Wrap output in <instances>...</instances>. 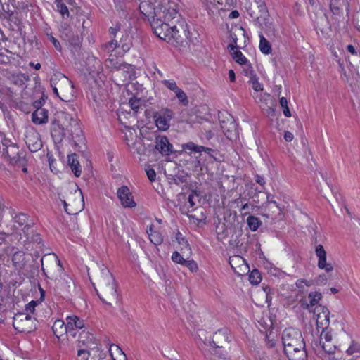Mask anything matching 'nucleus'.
Segmentation results:
<instances>
[{
  "mask_svg": "<svg viewBox=\"0 0 360 360\" xmlns=\"http://www.w3.org/2000/svg\"><path fill=\"white\" fill-rule=\"evenodd\" d=\"M184 266L188 267L192 272H195L198 269L197 263L193 259H186Z\"/></svg>",
  "mask_w": 360,
  "mask_h": 360,
  "instance_id": "57",
  "label": "nucleus"
},
{
  "mask_svg": "<svg viewBox=\"0 0 360 360\" xmlns=\"http://www.w3.org/2000/svg\"><path fill=\"white\" fill-rule=\"evenodd\" d=\"M162 84L169 90H172L177 84L174 79H164Z\"/></svg>",
  "mask_w": 360,
  "mask_h": 360,
  "instance_id": "59",
  "label": "nucleus"
},
{
  "mask_svg": "<svg viewBox=\"0 0 360 360\" xmlns=\"http://www.w3.org/2000/svg\"><path fill=\"white\" fill-rule=\"evenodd\" d=\"M117 197L120 199L121 204L125 207H134L136 206V202L133 199L131 193L127 186H122L117 190Z\"/></svg>",
  "mask_w": 360,
  "mask_h": 360,
  "instance_id": "18",
  "label": "nucleus"
},
{
  "mask_svg": "<svg viewBox=\"0 0 360 360\" xmlns=\"http://www.w3.org/2000/svg\"><path fill=\"white\" fill-rule=\"evenodd\" d=\"M147 233L148 234L151 243H153L154 245H158L162 243L163 239L160 233L157 231L149 233L148 231H147Z\"/></svg>",
  "mask_w": 360,
  "mask_h": 360,
  "instance_id": "41",
  "label": "nucleus"
},
{
  "mask_svg": "<svg viewBox=\"0 0 360 360\" xmlns=\"http://www.w3.org/2000/svg\"><path fill=\"white\" fill-rule=\"evenodd\" d=\"M248 82L251 84L252 89L255 91H263V85L259 82L258 77H257L255 75H251V77Z\"/></svg>",
  "mask_w": 360,
  "mask_h": 360,
  "instance_id": "40",
  "label": "nucleus"
},
{
  "mask_svg": "<svg viewBox=\"0 0 360 360\" xmlns=\"http://www.w3.org/2000/svg\"><path fill=\"white\" fill-rule=\"evenodd\" d=\"M51 134L55 143H60L68 136L75 144L84 141L78 118L70 113L58 111L51 124Z\"/></svg>",
  "mask_w": 360,
  "mask_h": 360,
  "instance_id": "1",
  "label": "nucleus"
},
{
  "mask_svg": "<svg viewBox=\"0 0 360 360\" xmlns=\"http://www.w3.org/2000/svg\"><path fill=\"white\" fill-rule=\"evenodd\" d=\"M311 283L305 279H300L296 282V285L299 288H303L304 285L309 286Z\"/></svg>",
  "mask_w": 360,
  "mask_h": 360,
  "instance_id": "62",
  "label": "nucleus"
},
{
  "mask_svg": "<svg viewBox=\"0 0 360 360\" xmlns=\"http://www.w3.org/2000/svg\"><path fill=\"white\" fill-rule=\"evenodd\" d=\"M22 232L26 236L27 243L25 244V246L27 250L30 249V247L27 245L31 243L35 245L37 248H41L42 239L39 234L33 233L32 227L30 225H25L22 229Z\"/></svg>",
  "mask_w": 360,
  "mask_h": 360,
  "instance_id": "17",
  "label": "nucleus"
},
{
  "mask_svg": "<svg viewBox=\"0 0 360 360\" xmlns=\"http://www.w3.org/2000/svg\"><path fill=\"white\" fill-rule=\"evenodd\" d=\"M37 302L36 301H31L26 305V311H30L31 313L34 312L35 307L37 306Z\"/></svg>",
  "mask_w": 360,
  "mask_h": 360,
  "instance_id": "64",
  "label": "nucleus"
},
{
  "mask_svg": "<svg viewBox=\"0 0 360 360\" xmlns=\"http://www.w3.org/2000/svg\"><path fill=\"white\" fill-rule=\"evenodd\" d=\"M32 120L34 124H41L48 121V111L46 109H37L32 115Z\"/></svg>",
  "mask_w": 360,
  "mask_h": 360,
  "instance_id": "27",
  "label": "nucleus"
},
{
  "mask_svg": "<svg viewBox=\"0 0 360 360\" xmlns=\"http://www.w3.org/2000/svg\"><path fill=\"white\" fill-rule=\"evenodd\" d=\"M56 288L60 295L66 297L72 295L76 290L74 281L67 274H64L57 279Z\"/></svg>",
  "mask_w": 360,
  "mask_h": 360,
  "instance_id": "9",
  "label": "nucleus"
},
{
  "mask_svg": "<svg viewBox=\"0 0 360 360\" xmlns=\"http://www.w3.org/2000/svg\"><path fill=\"white\" fill-rule=\"evenodd\" d=\"M118 44H120V48L122 50L123 53L127 52L131 46V43L128 35H122Z\"/></svg>",
  "mask_w": 360,
  "mask_h": 360,
  "instance_id": "35",
  "label": "nucleus"
},
{
  "mask_svg": "<svg viewBox=\"0 0 360 360\" xmlns=\"http://www.w3.org/2000/svg\"><path fill=\"white\" fill-rule=\"evenodd\" d=\"M330 8L331 12L334 15H339L341 13V8L339 6L338 2L336 1H331L330 4Z\"/></svg>",
  "mask_w": 360,
  "mask_h": 360,
  "instance_id": "56",
  "label": "nucleus"
},
{
  "mask_svg": "<svg viewBox=\"0 0 360 360\" xmlns=\"http://www.w3.org/2000/svg\"><path fill=\"white\" fill-rule=\"evenodd\" d=\"M47 37L50 40V41L53 44V45L54 46L55 49L57 51H60L62 48H61V46L60 44V42L51 34H47Z\"/></svg>",
  "mask_w": 360,
  "mask_h": 360,
  "instance_id": "58",
  "label": "nucleus"
},
{
  "mask_svg": "<svg viewBox=\"0 0 360 360\" xmlns=\"http://www.w3.org/2000/svg\"><path fill=\"white\" fill-rule=\"evenodd\" d=\"M308 298L309 300V303H307L306 300H301V306L304 309H307L311 311V308L316 305L321 300V299L322 298V295L321 293L317 291L311 292L308 295Z\"/></svg>",
  "mask_w": 360,
  "mask_h": 360,
  "instance_id": "24",
  "label": "nucleus"
},
{
  "mask_svg": "<svg viewBox=\"0 0 360 360\" xmlns=\"http://www.w3.org/2000/svg\"><path fill=\"white\" fill-rule=\"evenodd\" d=\"M68 201L69 203L65 200H62L65 212L69 214H77L80 210L79 207L76 209H72V207L69 209L68 207H75L77 204L79 205L84 202L82 191L79 188L75 189L74 192L71 193V197L68 198Z\"/></svg>",
  "mask_w": 360,
  "mask_h": 360,
  "instance_id": "12",
  "label": "nucleus"
},
{
  "mask_svg": "<svg viewBox=\"0 0 360 360\" xmlns=\"http://www.w3.org/2000/svg\"><path fill=\"white\" fill-rule=\"evenodd\" d=\"M229 262L231 268L234 270V271L238 274H240V273L236 271V267L234 266V265L239 264L240 267H241V265H242V267H243L245 269L247 268V266L245 264V259L240 256L231 257L229 258Z\"/></svg>",
  "mask_w": 360,
  "mask_h": 360,
  "instance_id": "33",
  "label": "nucleus"
},
{
  "mask_svg": "<svg viewBox=\"0 0 360 360\" xmlns=\"http://www.w3.org/2000/svg\"><path fill=\"white\" fill-rule=\"evenodd\" d=\"M282 343L284 350L292 347L301 348L302 345H305L301 332L292 328H287L283 332Z\"/></svg>",
  "mask_w": 360,
  "mask_h": 360,
  "instance_id": "8",
  "label": "nucleus"
},
{
  "mask_svg": "<svg viewBox=\"0 0 360 360\" xmlns=\"http://www.w3.org/2000/svg\"><path fill=\"white\" fill-rule=\"evenodd\" d=\"M25 141L31 152H37L42 147L40 135L34 130H30L26 132Z\"/></svg>",
  "mask_w": 360,
  "mask_h": 360,
  "instance_id": "16",
  "label": "nucleus"
},
{
  "mask_svg": "<svg viewBox=\"0 0 360 360\" xmlns=\"http://www.w3.org/2000/svg\"><path fill=\"white\" fill-rule=\"evenodd\" d=\"M2 153L12 165H23L25 163V154L20 150L17 143L8 138L2 139Z\"/></svg>",
  "mask_w": 360,
  "mask_h": 360,
  "instance_id": "4",
  "label": "nucleus"
},
{
  "mask_svg": "<svg viewBox=\"0 0 360 360\" xmlns=\"http://www.w3.org/2000/svg\"><path fill=\"white\" fill-rule=\"evenodd\" d=\"M91 353L89 349L78 348L77 360H89Z\"/></svg>",
  "mask_w": 360,
  "mask_h": 360,
  "instance_id": "44",
  "label": "nucleus"
},
{
  "mask_svg": "<svg viewBox=\"0 0 360 360\" xmlns=\"http://www.w3.org/2000/svg\"><path fill=\"white\" fill-rule=\"evenodd\" d=\"M42 271L46 276L51 279L62 274L63 268L58 256L54 254H47L41 259Z\"/></svg>",
  "mask_w": 360,
  "mask_h": 360,
  "instance_id": "5",
  "label": "nucleus"
},
{
  "mask_svg": "<svg viewBox=\"0 0 360 360\" xmlns=\"http://www.w3.org/2000/svg\"><path fill=\"white\" fill-rule=\"evenodd\" d=\"M55 79H58V86H59V98L65 102H70L75 96V87L72 82L63 74L55 75Z\"/></svg>",
  "mask_w": 360,
  "mask_h": 360,
  "instance_id": "7",
  "label": "nucleus"
},
{
  "mask_svg": "<svg viewBox=\"0 0 360 360\" xmlns=\"http://www.w3.org/2000/svg\"><path fill=\"white\" fill-rule=\"evenodd\" d=\"M266 209H268L269 211L272 210V212H277L278 214H280L282 212L281 208L275 201L268 202Z\"/></svg>",
  "mask_w": 360,
  "mask_h": 360,
  "instance_id": "52",
  "label": "nucleus"
},
{
  "mask_svg": "<svg viewBox=\"0 0 360 360\" xmlns=\"http://www.w3.org/2000/svg\"><path fill=\"white\" fill-rule=\"evenodd\" d=\"M176 238L179 244L185 245L187 250L188 251V255H191V248L188 243V241L182 236L181 233L178 232L176 234Z\"/></svg>",
  "mask_w": 360,
  "mask_h": 360,
  "instance_id": "51",
  "label": "nucleus"
},
{
  "mask_svg": "<svg viewBox=\"0 0 360 360\" xmlns=\"http://www.w3.org/2000/svg\"><path fill=\"white\" fill-rule=\"evenodd\" d=\"M315 253L318 257V267L321 269H325L326 272L333 271V266L331 264L326 262V252L323 245H318L315 248Z\"/></svg>",
  "mask_w": 360,
  "mask_h": 360,
  "instance_id": "21",
  "label": "nucleus"
},
{
  "mask_svg": "<svg viewBox=\"0 0 360 360\" xmlns=\"http://www.w3.org/2000/svg\"><path fill=\"white\" fill-rule=\"evenodd\" d=\"M66 323L69 334L73 338L77 336L76 330L82 329L85 326L84 320L75 315L68 316L66 318Z\"/></svg>",
  "mask_w": 360,
  "mask_h": 360,
  "instance_id": "19",
  "label": "nucleus"
},
{
  "mask_svg": "<svg viewBox=\"0 0 360 360\" xmlns=\"http://www.w3.org/2000/svg\"><path fill=\"white\" fill-rule=\"evenodd\" d=\"M52 330L53 334L58 339H60V337L65 335L67 333H69V330L67 327V323L60 319H57L55 321L52 326Z\"/></svg>",
  "mask_w": 360,
  "mask_h": 360,
  "instance_id": "25",
  "label": "nucleus"
},
{
  "mask_svg": "<svg viewBox=\"0 0 360 360\" xmlns=\"http://www.w3.org/2000/svg\"><path fill=\"white\" fill-rule=\"evenodd\" d=\"M155 148L162 155L169 156L174 153V147L168 138L163 135L155 137Z\"/></svg>",
  "mask_w": 360,
  "mask_h": 360,
  "instance_id": "13",
  "label": "nucleus"
},
{
  "mask_svg": "<svg viewBox=\"0 0 360 360\" xmlns=\"http://www.w3.org/2000/svg\"><path fill=\"white\" fill-rule=\"evenodd\" d=\"M346 352L349 355H352L356 352H360V345L354 341H352L351 345Z\"/></svg>",
  "mask_w": 360,
  "mask_h": 360,
  "instance_id": "53",
  "label": "nucleus"
},
{
  "mask_svg": "<svg viewBox=\"0 0 360 360\" xmlns=\"http://www.w3.org/2000/svg\"><path fill=\"white\" fill-rule=\"evenodd\" d=\"M177 11L172 7L167 8L164 6H158L153 9V13L148 14V18H157V20L168 22L176 18Z\"/></svg>",
  "mask_w": 360,
  "mask_h": 360,
  "instance_id": "10",
  "label": "nucleus"
},
{
  "mask_svg": "<svg viewBox=\"0 0 360 360\" xmlns=\"http://www.w3.org/2000/svg\"><path fill=\"white\" fill-rule=\"evenodd\" d=\"M15 223L18 224L19 226L24 225L27 220V216L23 213H20L13 218Z\"/></svg>",
  "mask_w": 360,
  "mask_h": 360,
  "instance_id": "55",
  "label": "nucleus"
},
{
  "mask_svg": "<svg viewBox=\"0 0 360 360\" xmlns=\"http://www.w3.org/2000/svg\"><path fill=\"white\" fill-rule=\"evenodd\" d=\"M97 345L96 340L94 335L88 330H82L79 333L77 340V347L78 348H84L93 349Z\"/></svg>",
  "mask_w": 360,
  "mask_h": 360,
  "instance_id": "14",
  "label": "nucleus"
},
{
  "mask_svg": "<svg viewBox=\"0 0 360 360\" xmlns=\"http://www.w3.org/2000/svg\"><path fill=\"white\" fill-rule=\"evenodd\" d=\"M321 347L328 354H334L337 346L336 345L333 344L332 342H321Z\"/></svg>",
  "mask_w": 360,
  "mask_h": 360,
  "instance_id": "46",
  "label": "nucleus"
},
{
  "mask_svg": "<svg viewBox=\"0 0 360 360\" xmlns=\"http://www.w3.org/2000/svg\"><path fill=\"white\" fill-rule=\"evenodd\" d=\"M13 326L19 333H28L36 328V319L27 314H17L13 317Z\"/></svg>",
  "mask_w": 360,
  "mask_h": 360,
  "instance_id": "6",
  "label": "nucleus"
},
{
  "mask_svg": "<svg viewBox=\"0 0 360 360\" xmlns=\"http://www.w3.org/2000/svg\"><path fill=\"white\" fill-rule=\"evenodd\" d=\"M118 48H120V44H118V41L114 38L109 42L103 45V49L108 53H111Z\"/></svg>",
  "mask_w": 360,
  "mask_h": 360,
  "instance_id": "37",
  "label": "nucleus"
},
{
  "mask_svg": "<svg viewBox=\"0 0 360 360\" xmlns=\"http://www.w3.org/2000/svg\"><path fill=\"white\" fill-rule=\"evenodd\" d=\"M149 20L154 33L160 39L169 43L178 42L180 36L176 25L160 21L155 17H152Z\"/></svg>",
  "mask_w": 360,
  "mask_h": 360,
  "instance_id": "3",
  "label": "nucleus"
},
{
  "mask_svg": "<svg viewBox=\"0 0 360 360\" xmlns=\"http://www.w3.org/2000/svg\"><path fill=\"white\" fill-rule=\"evenodd\" d=\"M258 13L253 11L250 15L254 18L255 21L260 26L266 25L269 18V12L264 2H261L257 5Z\"/></svg>",
  "mask_w": 360,
  "mask_h": 360,
  "instance_id": "23",
  "label": "nucleus"
},
{
  "mask_svg": "<svg viewBox=\"0 0 360 360\" xmlns=\"http://www.w3.org/2000/svg\"><path fill=\"white\" fill-rule=\"evenodd\" d=\"M146 174H147V176H148V179L151 182L155 181L156 172H155V171L153 169L148 167V169H146Z\"/></svg>",
  "mask_w": 360,
  "mask_h": 360,
  "instance_id": "60",
  "label": "nucleus"
},
{
  "mask_svg": "<svg viewBox=\"0 0 360 360\" xmlns=\"http://www.w3.org/2000/svg\"><path fill=\"white\" fill-rule=\"evenodd\" d=\"M233 58L235 60V61L240 65H244L247 63L248 60L246 58L243 56L242 52L240 51H236L233 53Z\"/></svg>",
  "mask_w": 360,
  "mask_h": 360,
  "instance_id": "47",
  "label": "nucleus"
},
{
  "mask_svg": "<svg viewBox=\"0 0 360 360\" xmlns=\"http://www.w3.org/2000/svg\"><path fill=\"white\" fill-rule=\"evenodd\" d=\"M249 281L253 285L259 284L262 281V276L257 269H254L249 275Z\"/></svg>",
  "mask_w": 360,
  "mask_h": 360,
  "instance_id": "39",
  "label": "nucleus"
},
{
  "mask_svg": "<svg viewBox=\"0 0 360 360\" xmlns=\"http://www.w3.org/2000/svg\"><path fill=\"white\" fill-rule=\"evenodd\" d=\"M51 86L53 88V91L59 97L60 96L59 86H58V79H55L52 78L51 80Z\"/></svg>",
  "mask_w": 360,
  "mask_h": 360,
  "instance_id": "61",
  "label": "nucleus"
},
{
  "mask_svg": "<svg viewBox=\"0 0 360 360\" xmlns=\"http://www.w3.org/2000/svg\"><path fill=\"white\" fill-rule=\"evenodd\" d=\"M143 103V100H141V98H138L136 96H133V97L130 98V99L129 101V104L130 107L131 108L132 110H134L136 112L142 105Z\"/></svg>",
  "mask_w": 360,
  "mask_h": 360,
  "instance_id": "42",
  "label": "nucleus"
},
{
  "mask_svg": "<svg viewBox=\"0 0 360 360\" xmlns=\"http://www.w3.org/2000/svg\"><path fill=\"white\" fill-rule=\"evenodd\" d=\"M12 262L15 268H23L25 264V253L22 251H16L13 255Z\"/></svg>",
  "mask_w": 360,
  "mask_h": 360,
  "instance_id": "29",
  "label": "nucleus"
},
{
  "mask_svg": "<svg viewBox=\"0 0 360 360\" xmlns=\"http://www.w3.org/2000/svg\"><path fill=\"white\" fill-rule=\"evenodd\" d=\"M55 4L57 11L62 15L63 18H68L70 15L69 10L63 0H55Z\"/></svg>",
  "mask_w": 360,
  "mask_h": 360,
  "instance_id": "36",
  "label": "nucleus"
},
{
  "mask_svg": "<svg viewBox=\"0 0 360 360\" xmlns=\"http://www.w3.org/2000/svg\"><path fill=\"white\" fill-rule=\"evenodd\" d=\"M270 335H266V346L269 348H273L276 345V340L273 338H270Z\"/></svg>",
  "mask_w": 360,
  "mask_h": 360,
  "instance_id": "63",
  "label": "nucleus"
},
{
  "mask_svg": "<svg viewBox=\"0 0 360 360\" xmlns=\"http://www.w3.org/2000/svg\"><path fill=\"white\" fill-rule=\"evenodd\" d=\"M68 163L70 167L74 174L79 177L81 175L82 170L78 160V156L76 153H72L68 157Z\"/></svg>",
  "mask_w": 360,
  "mask_h": 360,
  "instance_id": "26",
  "label": "nucleus"
},
{
  "mask_svg": "<svg viewBox=\"0 0 360 360\" xmlns=\"http://www.w3.org/2000/svg\"><path fill=\"white\" fill-rule=\"evenodd\" d=\"M316 316L317 328H328L330 323V311L327 307L318 305L314 310Z\"/></svg>",
  "mask_w": 360,
  "mask_h": 360,
  "instance_id": "15",
  "label": "nucleus"
},
{
  "mask_svg": "<svg viewBox=\"0 0 360 360\" xmlns=\"http://www.w3.org/2000/svg\"><path fill=\"white\" fill-rule=\"evenodd\" d=\"M321 334V342H332L333 337L330 331H327L328 328H322Z\"/></svg>",
  "mask_w": 360,
  "mask_h": 360,
  "instance_id": "50",
  "label": "nucleus"
},
{
  "mask_svg": "<svg viewBox=\"0 0 360 360\" xmlns=\"http://www.w3.org/2000/svg\"><path fill=\"white\" fill-rule=\"evenodd\" d=\"M289 360H307V354L305 350V345L300 347H292L284 350Z\"/></svg>",
  "mask_w": 360,
  "mask_h": 360,
  "instance_id": "22",
  "label": "nucleus"
},
{
  "mask_svg": "<svg viewBox=\"0 0 360 360\" xmlns=\"http://www.w3.org/2000/svg\"><path fill=\"white\" fill-rule=\"evenodd\" d=\"M230 336L227 329H221L215 332L212 336V343L217 348L226 347L229 342Z\"/></svg>",
  "mask_w": 360,
  "mask_h": 360,
  "instance_id": "20",
  "label": "nucleus"
},
{
  "mask_svg": "<svg viewBox=\"0 0 360 360\" xmlns=\"http://www.w3.org/2000/svg\"><path fill=\"white\" fill-rule=\"evenodd\" d=\"M176 97L182 105L187 106L188 105V96L183 90L176 94Z\"/></svg>",
  "mask_w": 360,
  "mask_h": 360,
  "instance_id": "49",
  "label": "nucleus"
},
{
  "mask_svg": "<svg viewBox=\"0 0 360 360\" xmlns=\"http://www.w3.org/2000/svg\"><path fill=\"white\" fill-rule=\"evenodd\" d=\"M172 259L173 262L177 263V264H180L181 265H184L185 262H186V259L184 258V257L179 253L177 251H175L172 255Z\"/></svg>",
  "mask_w": 360,
  "mask_h": 360,
  "instance_id": "54",
  "label": "nucleus"
},
{
  "mask_svg": "<svg viewBox=\"0 0 360 360\" xmlns=\"http://www.w3.org/2000/svg\"><path fill=\"white\" fill-rule=\"evenodd\" d=\"M247 223L252 231H256L262 224L260 219L252 215H250L247 218Z\"/></svg>",
  "mask_w": 360,
  "mask_h": 360,
  "instance_id": "34",
  "label": "nucleus"
},
{
  "mask_svg": "<svg viewBox=\"0 0 360 360\" xmlns=\"http://www.w3.org/2000/svg\"><path fill=\"white\" fill-rule=\"evenodd\" d=\"M236 124L234 122L231 121L230 123V127H226L225 125L221 124V128L223 129V131L225 134V136L229 139H232V132L236 130Z\"/></svg>",
  "mask_w": 360,
  "mask_h": 360,
  "instance_id": "48",
  "label": "nucleus"
},
{
  "mask_svg": "<svg viewBox=\"0 0 360 360\" xmlns=\"http://www.w3.org/2000/svg\"><path fill=\"white\" fill-rule=\"evenodd\" d=\"M259 49L262 53L264 54H269L271 52V46L269 41L262 35H259Z\"/></svg>",
  "mask_w": 360,
  "mask_h": 360,
  "instance_id": "32",
  "label": "nucleus"
},
{
  "mask_svg": "<svg viewBox=\"0 0 360 360\" xmlns=\"http://www.w3.org/2000/svg\"><path fill=\"white\" fill-rule=\"evenodd\" d=\"M62 36L65 40L68 41L71 44L79 42V39L78 35L75 34L70 28H65L62 33Z\"/></svg>",
  "mask_w": 360,
  "mask_h": 360,
  "instance_id": "31",
  "label": "nucleus"
},
{
  "mask_svg": "<svg viewBox=\"0 0 360 360\" xmlns=\"http://www.w3.org/2000/svg\"><path fill=\"white\" fill-rule=\"evenodd\" d=\"M28 79V77L25 76L24 74H16L12 75L13 82L18 86L24 85Z\"/></svg>",
  "mask_w": 360,
  "mask_h": 360,
  "instance_id": "38",
  "label": "nucleus"
},
{
  "mask_svg": "<svg viewBox=\"0 0 360 360\" xmlns=\"http://www.w3.org/2000/svg\"><path fill=\"white\" fill-rule=\"evenodd\" d=\"M174 117V112L172 110L166 108H163L154 114L157 127L162 131H166L169 128L170 121Z\"/></svg>",
  "mask_w": 360,
  "mask_h": 360,
  "instance_id": "11",
  "label": "nucleus"
},
{
  "mask_svg": "<svg viewBox=\"0 0 360 360\" xmlns=\"http://www.w3.org/2000/svg\"><path fill=\"white\" fill-rule=\"evenodd\" d=\"M97 288L95 290L100 300L105 304L112 306L119 301L117 284L109 269L103 266L96 276Z\"/></svg>",
  "mask_w": 360,
  "mask_h": 360,
  "instance_id": "2",
  "label": "nucleus"
},
{
  "mask_svg": "<svg viewBox=\"0 0 360 360\" xmlns=\"http://www.w3.org/2000/svg\"><path fill=\"white\" fill-rule=\"evenodd\" d=\"M106 63L112 69L117 71L122 70L127 74H128L131 69V66L130 65L125 63H118L117 62H115L113 58H108L106 60Z\"/></svg>",
  "mask_w": 360,
  "mask_h": 360,
  "instance_id": "28",
  "label": "nucleus"
},
{
  "mask_svg": "<svg viewBox=\"0 0 360 360\" xmlns=\"http://www.w3.org/2000/svg\"><path fill=\"white\" fill-rule=\"evenodd\" d=\"M184 150H191L195 153H200V149H203L202 146L195 144L193 142H188L182 145Z\"/></svg>",
  "mask_w": 360,
  "mask_h": 360,
  "instance_id": "45",
  "label": "nucleus"
},
{
  "mask_svg": "<svg viewBox=\"0 0 360 360\" xmlns=\"http://www.w3.org/2000/svg\"><path fill=\"white\" fill-rule=\"evenodd\" d=\"M87 65L90 74H98L101 70V61L94 57L88 58Z\"/></svg>",
  "mask_w": 360,
  "mask_h": 360,
  "instance_id": "30",
  "label": "nucleus"
},
{
  "mask_svg": "<svg viewBox=\"0 0 360 360\" xmlns=\"http://www.w3.org/2000/svg\"><path fill=\"white\" fill-rule=\"evenodd\" d=\"M133 147L135 151L141 155H145L148 152V149L146 146L141 141L135 142Z\"/></svg>",
  "mask_w": 360,
  "mask_h": 360,
  "instance_id": "43",
  "label": "nucleus"
}]
</instances>
